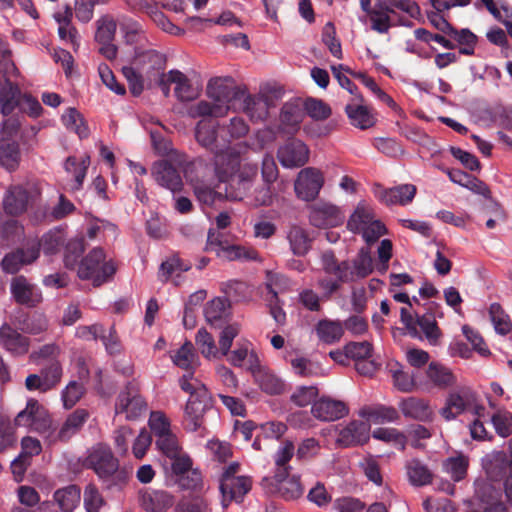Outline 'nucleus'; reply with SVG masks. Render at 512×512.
<instances>
[{
  "label": "nucleus",
  "mask_w": 512,
  "mask_h": 512,
  "mask_svg": "<svg viewBox=\"0 0 512 512\" xmlns=\"http://www.w3.org/2000/svg\"><path fill=\"white\" fill-rule=\"evenodd\" d=\"M206 94L210 101L201 100L188 108L191 118L226 116L232 102L243 95V89L235 84L232 77H215L209 80Z\"/></svg>",
  "instance_id": "f257e3e1"
},
{
  "label": "nucleus",
  "mask_w": 512,
  "mask_h": 512,
  "mask_svg": "<svg viewBox=\"0 0 512 512\" xmlns=\"http://www.w3.org/2000/svg\"><path fill=\"white\" fill-rule=\"evenodd\" d=\"M85 465L94 470L107 489H122L128 482L129 473L119 467V461L111 449L99 444L86 458Z\"/></svg>",
  "instance_id": "f03ea898"
},
{
  "label": "nucleus",
  "mask_w": 512,
  "mask_h": 512,
  "mask_svg": "<svg viewBox=\"0 0 512 512\" xmlns=\"http://www.w3.org/2000/svg\"><path fill=\"white\" fill-rule=\"evenodd\" d=\"M241 327L238 323L227 324L219 334L218 347L214 337L205 328H200L195 336V344L206 359H220L227 356L233 340L239 335Z\"/></svg>",
  "instance_id": "7ed1b4c3"
},
{
  "label": "nucleus",
  "mask_w": 512,
  "mask_h": 512,
  "mask_svg": "<svg viewBox=\"0 0 512 512\" xmlns=\"http://www.w3.org/2000/svg\"><path fill=\"white\" fill-rule=\"evenodd\" d=\"M116 270L117 267L112 260L106 261L104 250L96 247L81 260L77 273L79 278L92 280L93 286L98 287L109 281Z\"/></svg>",
  "instance_id": "20e7f679"
},
{
  "label": "nucleus",
  "mask_w": 512,
  "mask_h": 512,
  "mask_svg": "<svg viewBox=\"0 0 512 512\" xmlns=\"http://www.w3.org/2000/svg\"><path fill=\"white\" fill-rule=\"evenodd\" d=\"M400 316L401 322L404 324L411 337L418 339L425 338L428 343L433 346L440 344L443 334L432 312H426L422 315H413L407 308L402 307Z\"/></svg>",
  "instance_id": "39448f33"
},
{
  "label": "nucleus",
  "mask_w": 512,
  "mask_h": 512,
  "mask_svg": "<svg viewBox=\"0 0 512 512\" xmlns=\"http://www.w3.org/2000/svg\"><path fill=\"white\" fill-rule=\"evenodd\" d=\"M187 162L184 154L173 152L169 157L156 161L151 168V175L162 187L175 193L182 189L183 181L179 169Z\"/></svg>",
  "instance_id": "423d86ee"
},
{
  "label": "nucleus",
  "mask_w": 512,
  "mask_h": 512,
  "mask_svg": "<svg viewBox=\"0 0 512 512\" xmlns=\"http://www.w3.org/2000/svg\"><path fill=\"white\" fill-rule=\"evenodd\" d=\"M213 407V401L208 389L198 385V390L189 397L184 411V427L186 430L195 432L203 426L204 415Z\"/></svg>",
  "instance_id": "0eeeda50"
},
{
  "label": "nucleus",
  "mask_w": 512,
  "mask_h": 512,
  "mask_svg": "<svg viewBox=\"0 0 512 512\" xmlns=\"http://www.w3.org/2000/svg\"><path fill=\"white\" fill-rule=\"evenodd\" d=\"M205 251L215 252L216 255L225 260L256 259L255 250L246 249L240 245L230 244L222 232L210 229L207 236Z\"/></svg>",
  "instance_id": "6e6552de"
},
{
  "label": "nucleus",
  "mask_w": 512,
  "mask_h": 512,
  "mask_svg": "<svg viewBox=\"0 0 512 512\" xmlns=\"http://www.w3.org/2000/svg\"><path fill=\"white\" fill-rule=\"evenodd\" d=\"M258 174L257 164L244 162L241 171L226 182L223 191L224 199L242 201L250 192Z\"/></svg>",
  "instance_id": "1a4fd4ad"
},
{
  "label": "nucleus",
  "mask_w": 512,
  "mask_h": 512,
  "mask_svg": "<svg viewBox=\"0 0 512 512\" xmlns=\"http://www.w3.org/2000/svg\"><path fill=\"white\" fill-rule=\"evenodd\" d=\"M147 411V403L140 394L137 384L129 382L119 393L115 403V413L124 414L127 420H136Z\"/></svg>",
  "instance_id": "9d476101"
},
{
  "label": "nucleus",
  "mask_w": 512,
  "mask_h": 512,
  "mask_svg": "<svg viewBox=\"0 0 512 512\" xmlns=\"http://www.w3.org/2000/svg\"><path fill=\"white\" fill-rule=\"evenodd\" d=\"M40 196L36 187L15 185L11 186L3 199V208L6 214L19 216L25 213L29 206L33 205Z\"/></svg>",
  "instance_id": "9b49d317"
},
{
  "label": "nucleus",
  "mask_w": 512,
  "mask_h": 512,
  "mask_svg": "<svg viewBox=\"0 0 512 512\" xmlns=\"http://www.w3.org/2000/svg\"><path fill=\"white\" fill-rule=\"evenodd\" d=\"M63 367L60 361H52L43 366L39 373L29 374L25 379L28 391L46 393L55 389L61 382Z\"/></svg>",
  "instance_id": "f8f14e48"
},
{
  "label": "nucleus",
  "mask_w": 512,
  "mask_h": 512,
  "mask_svg": "<svg viewBox=\"0 0 512 512\" xmlns=\"http://www.w3.org/2000/svg\"><path fill=\"white\" fill-rule=\"evenodd\" d=\"M16 426L29 427L39 433H46L52 425L48 411L35 399L28 400L26 408L14 420Z\"/></svg>",
  "instance_id": "ddd939ff"
},
{
  "label": "nucleus",
  "mask_w": 512,
  "mask_h": 512,
  "mask_svg": "<svg viewBox=\"0 0 512 512\" xmlns=\"http://www.w3.org/2000/svg\"><path fill=\"white\" fill-rule=\"evenodd\" d=\"M308 211L309 223L316 228L336 227L344 221L341 209L331 202H315L308 207Z\"/></svg>",
  "instance_id": "4468645a"
},
{
  "label": "nucleus",
  "mask_w": 512,
  "mask_h": 512,
  "mask_svg": "<svg viewBox=\"0 0 512 512\" xmlns=\"http://www.w3.org/2000/svg\"><path fill=\"white\" fill-rule=\"evenodd\" d=\"M213 154L214 174L221 184L238 174L243 168L240 152L235 148L229 147L226 150H218Z\"/></svg>",
  "instance_id": "2eb2a0df"
},
{
  "label": "nucleus",
  "mask_w": 512,
  "mask_h": 512,
  "mask_svg": "<svg viewBox=\"0 0 512 512\" xmlns=\"http://www.w3.org/2000/svg\"><path fill=\"white\" fill-rule=\"evenodd\" d=\"M324 184L322 172L314 167L302 169L297 176L294 189L298 198L304 201L314 200Z\"/></svg>",
  "instance_id": "dca6fc26"
},
{
  "label": "nucleus",
  "mask_w": 512,
  "mask_h": 512,
  "mask_svg": "<svg viewBox=\"0 0 512 512\" xmlns=\"http://www.w3.org/2000/svg\"><path fill=\"white\" fill-rule=\"evenodd\" d=\"M509 448L510 458H508L504 451L493 452L489 456V460L487 461L485 468L487 474L493 480H498L502 478L506 472H509L504 483V489L506 497L512 500V441L509 444Z\"/></svg>",
  "instance_id": "f3484780"
},
{
  "label": "nucleus",
  "mask_w": 512,
  "mask_h": 512,
  "mask_svg": "<svg viewBox=\"0 0 512 512\" xmlns=\"http://www.w3.org/2000/svg\"><path fill=\"white\" fill-rule=\"evenodd\" d=\"M475 400V393L470 388L465 386L458 387L449 393L445 406L440 410V414L446 420L454 419L471 406Z\"/></svg>",
  "instance_id": "a211bd4d"
},
{
  "label": "nucleus",
  "mask_w": 512,
  "mask_h": 512,
  "mask_svg": "<svg viewBox=\"0 0 512 512\" xmlns=\"http://www.w3.org/2000/svg\"><path fill=\"white\" fill-rule=\"evenodd\" d=\"M262 486L267 489L269 493H277L285 500L298 499L303 494V488L299 478L293 476L289 477H273L264 478Z\"/></svg>",
  "instance_id": "6ab92c4d"
},
{
  "label": "nucleus",
  "mask_w": 512,
  "mask_h": 512,
  "mask_svg": "<svg viewBox=\"0 0 512 512\" xmlns=\"http://www.w3.org/2000/svg\"><path fill=\"white\" fill-rule=\"evenodd\" d=\"M31 340L11 325L4 323L0 327V346L12 356L20 357L29 352Z\"/></svg>",
  "instance_id": "aec40b11"
},
{
  "label": "nucleus",
  "mask_w": 512,
  "mask_h": 512,
  "mask_svg": "<svg viewBox=\"0 0 512 512\" xmlns=\"http://www.w3.org/2000/svg\"><path fill=\"white\" fill-rule=\"evenodd\" d=\"M277 158L286 168L301 167L308 162L309 149L298 139H291L277 151Z\"/></svg>",
  "instance_id": "412c9836"
},
{
  "label": "nucleus",
  "mask_w": 512,
  "mask_h": 512,
  "mask_svg": "<svg viewBox=\"0 0 512 512\" xmlns=\"http://www.w3.org/2000/svg\"><path fill=\"white\" fill-rule=\"evenodd\" d=\"M38 257L39 247L33 244L7 253L1 260L0 266L5 273L15 274L22 267L33 263Z\"/></svg>",
  "instance_id": "4be33fe9"
},
{
  "label": "nucleus",
  "mask_w": 512,
  "mask_h": 512,
  "mask_svg": "<svg viewBox=\"0 0 512 512\" xmlns=\"http://www.w3.org/2000/svg\"><path fill=\"white\" fill-rule=\"evenodd\" d=\"M239 100L242 101L241 110L253 122L266 120L269 115L270 107L274 105L268 95L263 93L251 95L244 90Z\"/></svg>",
  "instance_id": "5701e85b"
},
{
  "label": "nucleus",
  "mask_w": 512,
  "mask_h": 512,
  "mask_svg": "<svg viewBox=\"0 0 512 512\" xmlns=\"http://www.w3.org/2000/svg\"><path fill=\"white\" fill-rule=\"evenodd\" d=\"M416 191V186L412 184H402L389 189L376 184L374 188L376 198L388 206L407 205L415 197Z\"/></svg>",
  "instance_id": "b1692460"
},
{
  "label": "nucleus",
  "mask_w": 512,
  "mask_h": 512,
  "mask_svg": "<svg viewBox=\"0 0 512 512\" xmlns=\"http://www.w3.org/2000/svg\"><path fill=\"white\" fill-rule=\"evenodd\" d=\"M132 64L152 80L164 73L166 58L155 50L141 51L136 53Z\"/></svg>",
  "instance_id": "393cba45"
},
{
  "label": "nucleus",
  "mask_w": 512,
  "mask_h": 512,
  "mask_svg": "<svg viewBox=\"0 0 512 512\" xmlns=\"http://www.w3.org/2000/svg\"><path fill=\"white\" fill-rule=\"evenodd\" d=\"M10 290L15 301L29 308L36 307L42 301V295L24 276L12 279Z\"/></svg>",
  "instance_id": "a878e982"
},
{
  "label": "nucleus",
  "mask_w": 512,
  "mask_h": 512,
  "mask_svg": "<svg viewBox=\"0 0 512 512\" xmlns=\"http://www.w3.org/2000/svg\"><path fill=\"white\" fill-rule=\"evenodd\" d=\"M369 434V423L353 420L339 431L336 442L342 447L362 445L369 440Z\"/></svg>",
  "instance_id": "bb28decb"
},
{
  "label": "nucleus",
  "mask_w": 512,
  "mask_h": 512,
  "mask_svg": "<svg viewBox=\"0 0 512 512\" xmlns=\"http://www.w3.org/2000/svg\"><path fill=\"white\" fill-rule=\"evenodd\" d=\"M174 502V496L165 490L146 489L139 492V504L146 512H167Z\"/></svg>",
  "instance_id": "cd10ccee"
},
{
  "label": "nucleus",
  "mask_w": 512,
  "mask_h": 512,
  "mask_svg": "<svg viewBox=\"0 0 512 512\" xmlns=\"http://www.w3.org/2000/svg\"><path fill=\"white\" fill-rule=\"evenodd\" d=\"M311 412L314 417L322 421H334L346 416L349 409L343 401L322 397L314 401Z\"/></svg>",
  "instance_id": "c85d7f7f"
},
{
  "label": "nucleus",
  "mask_w": 512,
  "mask_h": 512,
  "mask_svg": "<svg viewBox=\"0 0 512 512\" xmlns=\"http://www.w3.org/2000/svg\"><path fill=\"white\" fill-rule=\"evenodd\" d=\"M363 103V96L355 95L352 102L346 105L345 112L353 126L366 130L374 126L375 117L371 108Z\"/></svg>",
  "instance_id": "c756f323"
},
{
  "label": "nucleus",
  "mask_w": 512,
  "mask_h": 512,
  "mask_svg": "<svg viewBox=\"0 0 512 512\" xmlns=\"http://www.w3.org/2000/svg\"><path fill=\"white\" fill-rule=\"evenodd\" d=\"M251 487L252 480L247 476L221 479L220 481V490L223 495V501H241L244 495L250 491Z\"/></svg>",
  "instance_id": "7c9ffc66"
},
{
  "label": "nucleus",
  "mask_w": 512,
  "mask_h": 512,
  "mask_svg": "<svg viewBox=\"0 0 512 512\" xmlns=\"http://www.w3.org/2000/svg\"><path fill=\"white\" fill-rule=\"evenodd\" d=\"M303 116V110L298 102L285 103L280 112V130L287 134H294L298 131Z\"/></svg>",
  "instance_id": "2f4dec72"
},
{
  "label": "nucleus",
  "mask_w": 512,
  "mask_h": 512,
  "mask_svg": "<svg viewBox=\"0 0 512 512\" xmlns=\"http://www.w3.org/2000/svg\"><path fill=\"white\" fill-rule=\"evenodd\" d=\"M399 408L405 417L422 422L431 420L433 416V410L429 403L421 398L408 397L403 399Z\"/></svg>",
  "instance_id": "473e14b6"
},
{
  "label": "nucleus",
  "mask_w": 512,
  "mask_h": 512,
  "mask_svg": "<svg viewBox=\"0 0 512 512\" xmlns=\"http://www.w3.org/2000/svg\"><path fill=\"white\" fill-rule=\"evenodd\" d=\"M174 365L183 369L191 375L200 365V358L191 341H185L183 345L171 355Z\"/></svg>",
  "instance_id": "72a5a7b5"
},
{
  "label": "nucleus",
  "mask_w": 512,
  "mask_h": 512,
  "mask_svg": "<svg viewBox=\"0 0 512 512\" xmlns=\"http://www.w3.org/2000/svg\"><path fill=\"white\" fill-rule=\"evenodd\" d=\"M88 417L89 412L87 410L81 408L76 409L68 415L58 430L55 439L62 442L68 441L81 430Z\"/></svg>",
  "instance_id": "f704fd0d"
},
{
  "label": "nucleus",
  "mask_w": 512,
  "mask_h": 512,
  "mask_svg": "<svg viewBox=\"0 0 512 512\" xmlns=\"http://www.w3.org/2000/svg\"><path fill=\"white\" fill-rule=\"evenodd\" d=\"M218 181L216 183L197 177L193 180V190L197 199L206 205H212L217 199H224L223 191L220 190Z\"/></svg>",
  "instance_id": "c9c22d12"
},
{
  "label": "nucleus",
  "mask_w": 512,
  "mask_h": 512,
  "mask_svg": "<svg viewBox=\"0 0 512 512\" xmlns=\"http://www.w3.org/2000/svg\"><path fill=\"white\" fill-rule=\"evenodd\" d=\"M21 163V150L16 141L0 138V166L8 172L16 171Z\"/></svg>",
  "instance_id": "e433bc0d"
},
{
  "label": "nucleus",
  "mask_w": 512,
  "mask_h": 512,
  "mask_svg": "<svg viewBox=\"0 0 512 512\" xmlns=\"http://www.w3.org/2000/svg\"><path fill=\"white\" fill-rule=\"evenodd\" d=\"M359 415L368 422L374 424H383L395 422L399 419V414L394 407L385 405L364 406L360 409Z\"/></svg>",
  "instance_id": "4c0bfd02"
},
{
  "label": "nucleus",
  "mask_w": 512,
  "mask_h": 512,
  "mask_svg": "<svg viewBox=\"0 0 512 512\" xmlns=\"http://www.w3.org/2000/svg\"><path fill=\"white\" fill-rule=\"evenodd\" d=\"M217 128L218 125L213 124L210 120H201L195 127L196 141L212 153L219 150L217 144Z\"/></svg>",
  "instance_id": "58836bf2"
},
{
  "label": "nucleus",
  "mask_w": 512,
  "mask_h": 512,
  "mask_svg": "<svg viewBox=\"0 0 512 512\" xmlns=\"http://www.w3.org/2000/svg\"><path fill=\"white\" fill-rule=\"evenodd\" d=\"M168 81L175 84L174 91L178 100L188 102L198 96L197 89L192 86L190 80L184 73L178 70H171L168 73Z\"/></svg>",
  "instance_id": "ea45409f"
},
{
  "label": "nucleus",
  "mask_w": 512,
  "mask_h": 512,
  "mask_svg": "<svg viewBox=\"0 0 512 512\" xmlns=\"http://www.w3.org/2000/svg\"><path fill=\"white\" fill-rule=\"evenodd\" d=\"M53 498L62 512H73L80 503L81 490L77 485L71 484L57 489Z\"/></svg>",
  "instance_id": "a19ab883"
},
{
  "label": "nucleus",
  "mask_w": 512,
  "mask_h": 512,
  "mask_svg": "<svg viewBox=\"0 0 512 512\" xmlns=\"http://www.w3.org/2000/svg\"><path fill=\"white\" fill-rule=\"evenodd\" d=\"M450 179L463 187L468 188L472 192L482 195L487 199H491V190L486 183L473 177L461 170H455L449 173Z\"/></svg>",
  "instance_id": "79ce46f5"
},
{
  "label": "nucleus",
  "mask_w": 512,
  "mask_h": 512,
  "mask_svg": "<svg viewBox=\"0 0 512 512\" xmlns=\"http://www.w3.org/2000/svg\"><path fill=\"white\" fill-rule=\"evenodd\" d=\"M19 87L9 79L0 86V110L3 116L10 115L19 104Z\"/></svg>",
  "instance_id": "37998d69"
},
{
  "label": "nucleus",
  "mask_w": 512,
  "mask_h": 512,
  "mask_svg": "<svg viewBox=\"0 0 512 512\" xmlns=\"http://www.w3.org/2000/svg\"><path fill=\"white\" fill-rule=\"evenodd\" d=\"M407 476L413 486H425L432 482L433 474L419 459H411L406 463Z\"/></svg>",
  "instance_id": "c03bdc74"
},
{
  "label": "nucleus",
  "mask_w": 512,
  "mask_h": 512,
  "mask_svg": "<svg viewBox=\"0 0 512 512\" xmlns=\"http://www.w3.org/2000/svg\"><path fill=\"white\" fill-rule=\"evenodd\" d=\"M428 379L439 388H448L456 383V377L452 371L442 364L431 362L427 368Z\"/></svg>",
  "instance_id": "a18cd8bd"
},
{
  "label": "nucleus",
  "mask_w": 512,
  "mask_h": 512,
  "mask_svg": "<svg viewBox=\"0 0 512 512\" xmlns=\"http://www.w3.org/2000/svg\"><path fill=\"white\" fill-rule=\"evenodd\" d=\"M316 333L322 342L332 344L339 341L343 336V324L340 321L320 320L316 325Z\"/></svg>",
  "instance_id": "49530a36"
},
{
  "label": "nucleus",
  "mask_w": 512,
  "mask_h": 512,
  "mask_svg": "<svg viewBox=\"0 0 512 512\" xmlns=\"http://www.w3.org/2000/svg\"><path fill=\"white\" fill-rule=\"evenodd\" d=\"M322 267L326 273L335 275L339 281L347 282L349 277V263L343 261L339 263L332 251H325L321 256Z\"/></svg>",
  "instance_id": "de8ad7c7"
},
{
  "label": "nucleus",
  "mask_w": 512,
  "mask_h": 512,
  "mask_svg": "<svg viewBox=\"0 0 512 512\" xmlns=\"http://www.w3.org/2000/svg\"><path fill=\"white\" fill-rule=\"evenodd\" d=\"M374 220L376 219L373 209L365 203H359L354 213L350 216L347 227L350 231L358 233Z\"/></svg>",
  "instance_id": "09e8293b"
},
{
  "label": "nucleus",
  "mask_w": 512,
  "mask_h": 512,
  "mask_svg": "<svg viewBox=\"0 0 512 512\" xmlns=\"http://www.w3.org/2000/svg\"><path fill=\"white\" fill-rule=\"evenodd\" d=\"M287 239L293 254L297 256H304L311 248L312 240L306 230L299 226L290 228Z\"/></svg>",
  "instance_id": "8fccbe9b"
},
{
  "label": "nucleus",
  "mask_w": 512,
  "mask_h": 512,
  "mask_svg": "<svg viewBox=\"0 0 512 512\" xmlns=\"http://www.w3.org/2000/svg\"><path fill=\"white\" fill-rule=\"evenodd\" d=\"M295 447L292 441L285 440L275 454V477L288 476L290 473L289 461L294 455Z\"/></svg>",
  "instance_id": "3c124183"
},
{
  "label": "nucleus",
  "mask_w": 512,
  "mask_h": 512,
  "mask_svg": "<svg viewBox=\"0 0 512 512\" xmlns=\"http://www.w3.org/2000/svg\"><path fill=\"white\" fill-rule=\"evenodd\" d=\"M224 133L222 139L226 143H231L234 140L244 138L249 133V126L241 117H233L227 124L221 126Z\"/></svg>",
  "instance_id": "603ef678"
},
{
  "label": "nucleus",
  "mask_w": 512,
  "mask_h": 512,
  "mask_svg": "<svg viewBox=\"0 0 512 512\" xmlns=\"http://www.w3.org/2000/svg\"><path fill=\"white\" fill-rule=\"evenodd\" d=\"M62 121L67 129L75 132L80 138L89 136V128L83 116L75 108H68L62 115Z\"/></svg>",
  "instance_id": "864d4df0"
},
{
  "label": "nucleus",
  "mask_w": 512,
  "mask_h": 512,
  "mask_svg": "<svg viewBox=\"0 0 512 512\" xmlns=\"http://www.w3.org/2000/svg\"><path fill=\"white\" fill-rule=\"evenodd\" d=\"M227 300L214 298L209 301L205 307L204 314L206 321L212 326H219L222 320L227 316Z\"/></svg>",
  "instance_id": "5fc2aeb1"
},
{
  "label": "nucleus",
  "mask_w": 512,
  "mask_h": 512,
  "mask_svg": "<svg viewBox=\"0 0 512 512\" xmlns=\"http://www.w3.org/2000/svg\"><path fill=\"white\" fill-rule=\"evenodd\" d=\"M254 378L260 388L267 394L278 395L284 390L283 381L265 369L254 376Z\"/></svg>",
  "instance_id": "6e6d98bb"
},
{
  "label": "nucleus",
  "mask_w": 512,
  "mask_h": 512,
  "mask_svg": "<svg viewBox=\"0 0 512 512\" xmlns=\"http://www.w3.org/2000/svg\"><path fill=\"white\" fill-rule=\"evenodd\" d=\"M372 437L386 443H392L400 450H404L407 443V437L395 428H377L373 431Z\"/></svg>",
  "instance_id": "4d7b16f0"
},
{
  "label": "nucleus",
  "mask_w": 512,
  "mask_h": 512,
  "mask_svg": "<svg viewBox=\"0 0 512 512\" xmlns=\"http://www.w3.org/2000/svg\"><path fill=\"white\" fill-rule=\"evenodd\" d=\"M489 314L494 328L498 333L505 335L511 331L512 324L509 316L504 312L500 304H491Z\"/></svg>",
  "instance_id": "13d9d810"
},
{
  "label": "nucleus",
  "mask_w": 512,
  "mask_h": 512,
  "mask_svg": "<svg viewBox=\"0 0 512 512\" xmlns=\"http://www.w3.org/2000/svg\"><path fill=\"white\" fill-rule=\"evenodd\" d=\"M89 165V157L83 159L81 163H77L76 158L68 157L65 162V169L67 172L72 173L74 176V185L72 189L78 190L85 179L86 172Z\"/></svg>",
  "instance_id": "bf43d9fd"
},
{
  "label": "nucleus",
  "mask_w": 512,
  "mask_h": 512,
  "mask_svg": "<svg viewBox=\"0 0 512 512\" xmlns=\"http://www.w3.org/2000/svg\"><path fill=\"white\" fill-rule=\"evenodd\" d=\"M61 353L60 347L55 343L45 344L39 349L34 350L29 355V360L34 364H41L43 361H59L58 357Z\"/></svg>",
  "instance_id": "052dcab7"
},
{
  "label": "nucleus",
  "mask_w": 512,
  "mask_h": 512,
  "mask_svg": "<svg viewBox=\"0 0 512 512\" xmlns=\"http://www.w3.org/2000/svg\"><path fill=\"white\" fill-rule=\"evenodd\" d=\"M354 270H349L350 280H353L354 275L358 278H364L368 276L372 270V258L369 252L365 249H361L357 257L353 261Z\"/></svg>",
  "instance_id": "680f3d73"
},
{
  "label": "nucleus",
  "mask_w": 512,
  "mask_h": 512,
  "mask_svg": "<svg viewBox=\"0 0 512 512\" xmlns=\"http://www.w3.org/2000/svg\"><path fill=\"white\" fill-rule=\"evenodd\" d=\"M482 512H507V507L501 499V493L488 487L481 499Z\"/></svg>",
  "instance_id": "e2e57ef3"
},
{
  "label": "nucleus",
  "mask_w": 512,
  "mask_h": 512,
  "mask_svg": "<svg viewBox=\"0 0 512 512\" xmlns=\"http://www.w3.org/2000/svg\"><path fill=\"white\" fill-rule=\"evenodd\" d=\"M116 27V22L112 17L108 15L101 17L97 21V30L95 33L96 41L99 43L112 42L115 36Z\"/></svg>",
  "instance_id": "0e129e2a"
},
{
  "label": "nucleus",
  "mask_w": 512,
  "mask_h": 512,
  "mask_svg": "<svg viewBox=\"0 0 512 512\" xmlns=\"http://www.w3.org/2000/svg\"><path fill=\"white\" fill-rule=\"evenodd\" d=\"M84 250L85 242L83 237L70 240L65 248V266L74 269L77 265L78 258L83 254Z\"/></svg>",
  "instance_id": "69168bd1"
},
{
  "label": "nucleus",
  "mask_w": 512,
  "mask_h": 512,
  "mask_svg": "<svg viewBox=\"0 0 512 512\" xmlns=\"http://www.w3.org/2000/svg\"><path fill=\"white\" fill-rule=\"evenodd\" d=\"M444 467L454 481H460L466 476L468 459L464 456L449 458L445 462Z\"/></svg>",
  "instance_id": "338daca9"
},
{
  "label": "nucleus",
  "mask_w": 512,
  "mask_h": 512,
  "mask_svg": "<svg viewBox=\"0 0 512 512\" xmlns=\"http://www.w3.org/2000/svg\"><path fill=\"white\" fill-rule=\"evenodd\" d=\"M105 504L98 488L94 484H88L84 490V506L87 512H99Z\"/></svg>",
  "instance_id": "774afa93"
}]
</instances>
